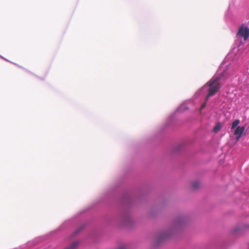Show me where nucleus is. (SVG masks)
Segmentation results:
<instances>
[{
    "mask_svg": "<svg viewBox=\"0 0 249 249\" xmlns=\"http://www.w3.org/2000/svg\"><path fill=\"white\" fill-rule=\"evenodd\" d=\"M118 249H126V247L125 246H121Z\"/></svg>",
    "mask_w": 249,
    "mask_h": 249,
    "instance_id": "obj_9",
    "label": "nucleus"
},
{
    "mask_svg": "<svg viewBox=\"0 0 249 249\" xmlns=\"http://www.w3.org/2000/svg\"><path fill=\"white\" fill-rule=\"evenodd\" d=\"M14 65H16V66H17L18 67L21 68V66H20L18 65V64H16V63H14Z\"/></svg>",
    "mask_w": 249,
    "mask_h": 249,
    "instance_id": "obj_11",
    "label": "nucleus"
},
{
    "mask_svg": "<svg viewBox=\"0 0 249 249\" xmlns=\"http://www.w3.org/2000/svg\"><path fill=\"white\" fill-rule=\"evenodd\" d=\"M240 120L238 119L235 120L234 121H233L231 124V129H233L235 128H236V127L238 126V125L240 124Z\"/></svg>",
    "mask_w": 249,
    "mask_h": 249,
    "instance_id": "obj_6",
    "label": "nucleus"
},
{
    "mask_svg": "<svg viewBox=\"0 0 249 249\" xmlns=\"http://www.w3.org/2000/svg\"><path fill=\"white\" fill-rule=\"evenodd\" d=\"M245 130V126H238L236 127L234 131V135L235 136V140L238 141L242 137Z\"/></svg>",
    "mask_w": 249,
    "mask_h": 249,
    "instance_id": "obj_4",
    "label": "nucleus"
},
{
    "mask_svg": "<svg viewBox=\"0 0 249 249\" xmlns=\"http://www.w3.org/2000/svg\"><path fill=\"white\" fill-rule=\"evenodd\" d=\"M238 34L243 37L244 40H247L249 36V28L243 25L241 26L239 29Z\"/></svg>",
    "mask_w": 249,
    "mask_h": 249,
    "instance_id": "obj_3",
    "label": "nucleus"
},
{
    "mask_svg": "<svg viewBox=\"0 0 249 249\" xmlns=\"http://www.w3.org/2000/svg\"><path fill=\"white\" fill-rule=\"evenodd\" d=\"M0 57H1L2 58L4 59V60H6V61H8L5 58H4L2 56H1L0 55Z\"/></svg>",
    "mask_w": 249,
    "mask_h": 249,
    "instance_id": "obj_12",
    "label": "nucleus"
},
{
    "mask_svg": "<svg viewBox=\"0 0 249 249\" xmlns=\"http://www.w3.org/2000/svg\"><path fill=\"white\" fill-rule=\"evenodd\" d=\"M173 231H163L157 234L154 238V242L156 246L162 243L172 235Z\"/></svg>",
    "mask_w": 249,
    "mask_h": 249,
    "instance_id": "obj_2",
    "label": "nucleus"
},
{
    "mask_svg": "<svg viewBox=\"0 0 249 249\" xmlns=\"http://www.w3.org/2000/svg\"><path fill=\"white\" fill-rule=\"evenodd\" d=\"M209 87L208 94L206 96V100L208 98L216 94L221 89L222 83L221 77L219 76L213 77L206 84Z\"/></svg>",
    "mask_w": 249,
    "mask_h": 249,
    "instance_id": "obj_1",
    "label": "nucleus"
},
{
    "mask_svg": "<svg viewBox=\"0 0 249 249\" xmlns=\"http://www.w3.org/2000/svg\"><path fill=\"white\" fill-rule=\"evenodd\" d=\"M221 128V125L220 123H217L213 127V131L214 133L217 132Z\"/></svg>",
    "mask_w": 249,
    "mask_h": 249,
    "instance_id": "obj_7",
    "label": "nucleus"
},
{
    "mask_svg": "<svg viewBox=\"0 0 249 249\" xmlns=\"http://www.w3.org/2000/svg\"><path fill=\"white\" fill-rule=\"evenodd\" d=\"M205 106H206V103H204V104L202 105V107H201V109H202V108H204V107H205Z\"/></svg>",
    "mask_w": 249,
    "mask_h": 249,
    "instance_id": "obj_10",
    "label": "nucleus"
},
{
    "mask_svg": "<svg viewBox=\"0 0 249 249\" xmlns=\"http://www.w3.org/2000/svg\"><path fill=\"white\" fill-rule=\"evenodd\" d=\"M200 184L198 181H195L192 183V188L194 189H196L199 187Z\"/></svg>",
    "mask_w": 249,
    "mask_h": 249,
    "instance_id": "obj_8",
    "label": "nucleus"
},
{
    "mask_svg": "<svg viewBox=\"0 0 249 249\" xmlns=\"http://www.w3.org/2000/svg\"><path fill=\"white\" fill-rule=\"evenodd\" d=\"M79 242L77 241L72 243L70 246L66 248L65 249H75L78 246Z\"/></svg>",
    "mask_w": 249,
    "mask_h": 249,
    "instance_id": "obj_5",
    "label": "nucleus"
}]
</instances>
